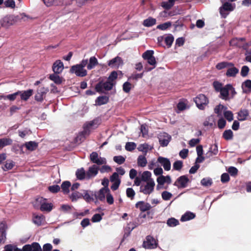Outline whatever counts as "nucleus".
<instances>
[{
	"label": "nucleus",
	"mask_w": 251,
	"mask_h": 251,
	"mask_svg": "<svg viewBox=\"0 0 251 251\" xmlns=\"http://www.w3.org/2000/svg\"><path fill=\"white\" fill-rule=\"evenodd\" d=\"M87 64V59H83L79 64L72 66L70 72L72 74H75L78 76H85L87 75V72L84 69V67Z\"/></svg>",
	"instance_id": "1"
},
{
	"label": "nucleus",
	"mask_w": 251,
	"mask_h": 251,
	"mask_svg": "<svg viewBox=\"0 0 251 251\" xmlns=\"http://www.w3.org/2000/svg\"><path fill=\"white\" fill-rule=\"evenodd\" d=\"M35 205L36 206H40V209L41 211L50 212L53 207L52 203L43 197H38L35 200Z\"/></svg>",
	"instance_id": "2"
},
{
	"label": "nucleus",
	"mask_w": 251,
	"mask_h": 251,
	"mask_svg": "<svg viewBox=\"0 0 251 251\" xmlns=\"http://www.w3.org/2000/svg\"><path fill=\"white\" fill-rule=\"evenodd\" d=\"M235 8V4H232L227 2H225L219 9L221 17L223 18H226L229 13L232 11Z\"/></svg>",
	"instance_id": "3"
},
{
	"label": "nucleus",
	"mask_w": 251,
	"mask_h": 251,
	"mask_svg": "<svg viewBox=\"0 0 251 251\" xmlns=\"http://www.w3.org/2000/svg\"><path fill=\"white\" fill-rule=\"evenodd\" d=\"M194 101L197 107L200 110L204 109L205 106L208 104L209 100L203 94H199L195 99Z\"/></svg>",
	"instance_id": "4"
},
{
	"label": "nucleus",
	"mask_w": 251,
	"mask_h": 251,
	"mask_svg": "<svg viewBox=\"0 0 251 251\" xmlns=\"http://www.w3.org/2000/svg\"><path fill=\"white\" fill-rule=\"evenodd\" d=\"M17 22L16 17L14 15H7L0 21V25L5 28H8L15 24Z\"/></svg>",
	"instance_id": "5"
},
{
	"label": "nucleus",
	"mask_w": 251,
	"mask_h": 251,
	"mask_svg": "<svg viewBox=\"0 0 251 251\" xmlns=\"http://www.w3.org/2000/svg\"><path fill=\"white\" fill-rule=\"evenodd\" d=\"M154 180H151L140 187V191L145 195H150L153 192L155 186Z\"/></svg>",
	"instance_id": "6"
},
{
	"label": "nucleus",
	"mask_w": 251,
	"mask_h": 251,
	"mask_svg": "<svg viewBox=\"0 0 251 251\" xmlns=\"http://www.w3.org/2000/svg\"><path fill=\"white\" fill-rule=\"evenodd\" d=\"M17 251H41V247L39 243L34 242L31 244L25 245L21 250Z\"/></svg>",
	"instance_id": "7"
},
{
	"label": "nucleus",
	"mask_w": 251,
	"mask_h": 251,
	"mask_svg": "<svg viewBox=\"0 0 251 251\" xmlns=\"http://www.w3.org/2000/svg\"><path fill=\"white\" fill-rule=\"evenodd\" d=\"M143 246L145 249H154L157 246L156 241L152 237L148 236L144 242Z\"/></svg>",
	"instance_id": "8"
},
{
	"label": "nucleus",
	"mask_w": 251,
	"mask_h": 251,
	"mask_svg": "<svg viewBox=\"0 0 251 251\" xmlns=\"http://www.w3.org/2000/svg\"><path fill=\"white\" fill-rule=\"evenodd\" d=\"M90 159L94 163L98 165H102L106 163V159L99 156L96 152H93L90 154Z\"/></svg>",
	"instance_id": "9"
},
{
	"label": "nucleus",
	"mask_w": 251,
	"mask_h": 251,
	"mask_svg": "<svg viewBox=\"0 0 251 251\" xmlns=\"http://www.w3.org/2000/svg\"><path fill=\"white\" fill-rule=\"evenodd\" d=\"M114 83L109 81L108 80L105 83H99L96 86V89L98 92H101L103 89L105 90H109L112 89L114 85Z\"/></svg>",
	"instance_id": "10"
},
{
	"label": "nucleus",
	"mask_w": 251,
	"mask_h": 251,
	"mask_svg": "<svg viewBox=\"0 0 251 251\" xmlns=\"http://www.w3.org/2000/svg\"><path fill=\"white\" fill-rule=\"evenodd\" d=\"M110 180L113 183V184L111 186V188L113 190H117L121 183V180L119 177L118 174L116 173H114L111 176Z\"/></svg>",
	"instance_id": "11"
},
{
	"label": "nucleus",
	"mask_w": 251,
	"mask_h": 251,
	"mask_svg": "<svg viewBox=\"0 0 251 251\" xmlns=\"http://www.w3.org/2000/svg\"><path fill=\"white\" fill-rule=\"evenodd\" d=\"M52 71L55 74H60L64 69V65L59 60H56L52 65Z\"/></svg>",
	"instance_id": "12"
},
{
	"label": "nucleus",
	"mask_w": 251,
	"mask_h": 251,
	"mask_svg": "<svg viewBox=\"0 0 251 251\" xmlns=\"http://www.w3.org/2000/svg\"><path fill=\"white\" fill-rule=\"evenodd\" d=\"M238 73V69L236 68L233 63H230L226 72V76L228 77H235Z\"/></svg>",
	"instance_id": "13"
},
{
	"label": "nucleus",
	"mask_w": 251,
	"mask_h": 251,
	"mask_svg": "<svg viewBox=\"0 0 251 251\" xmlns=\"http://www.w3.org/2000/svg\"><path fill=\"white\" fill-rule=\"evenodd\" d=\"M123 64V61L120 57H116L108 62V66L112 68H118Z\"/></svg>",
	"instance_id": "14"
},
{
	"label": "nucleus",
	"mask_w": 251,
	"mask_h": 251,
	"mask_svg": "<svg viewBox=\"0 0 251 251\" xmlns=\"http://www.w3.org/2000/svg\"><path fill=\"white\" fill-rule=\"evenodd\" d=\"M171 140V137L166 133H160L159 136L160 144L162 146H166Z\"/></svg>",
	"instance_id": "15"
},
{
	"label": "nucleus",
	"mask_w": 251,
	"mask_h": 251,
	"mask_svg": "<svg viewBox=\"0 0 251 251\" xmlns=\"http://www.w3.org/2000/svg\"><path fill=\"white\" fill-rule=\"evenodd\" d=\"M108 188H103L101 189L97 194L95 195L96 199L103 201L105 200L107 193L109 192Z\"/></svg>",
	"instance_id": "16"
},
{
	"label": "nucleus",
	"mask_w": 251,
	"mask_h": 251,
	"mask_svg": "<svg viewBox=\"0 0 251 251\" xmlns=\"http://www.w3.org/2000/svg\"><path fill=\"white\" fill-rule=\"evenodd\" d=\"M157 161L163 166L165 170L169 171L171 169V162L168 158L159 157Z\"/></svg>",
	"instance_id": "17"
},
{
	"label": "nucleus",
	"mask_w": 251,
	"mask_h": 251,
	"mask_svg": "<svg viewBox=\"0 0 251 251\" xmlns=\"http://www.w3.org/2000/svg\"><path fill=\"white\" fill-rule=\"evenodd\" d=\"M230 84H227L222 88L220 91V98L224 100H227L229 99V87Z\"/></svg>",
	"instance_id": "18"
},
{
	"label": "nucleus",
	"mask_w": 251,
	"mask_h": 251,
	"mask_svg": "<svg viewBox=\"0 0 251 251\" xmlns=\"http://www.w3.org/2000/svg\"><path fill=\"white\" fill-rule=\"evenodd\" d=\"M48 92V89L47 88L43 87L39 89L36 94L35 98V100L38 101H42L45 97L46 94Z\"/></svg>",
	"instance_id": "19"
},
{
	"label": "nucleus",
	"mask_w": 251,
	"mask_h": 251,
	"mask_svg": "<svg viewBox=\"0 0 251 251\" xmlns=\"http://www.w3.org/2000/svg\"><path fill=\"white\" fill-rule=\"evenodd\" d=\"M33 222L37 226H41L45 223V218L41 214H34L33 217Z\"/></svg>",
	"instance_id": "20"
},
{
	"label": "nucleus",
	"mask_w": 251,
	"mask_h": 251,
	"mask_svg": "<svg viewBox=\"0 0 251 251\" xmlns=\"http://www.w3.org/2000/svg\"><path fill=\"white\" fill-rule=\"evenodd\" d=\"M245 43V39L244 38H235L230 41V45L232 46L237 47H242Z\"/></svg>",
	"instance_id": "21"
},
{
	"label": "nucleus",
	"mask_w": 251,
	"mask_h": 251,
	"mask_svg": "<svg viewBox=\"0 0 251 251\" xmlns=\"http://www.w3.org/2000/svg\"><path fill=\"white\" fill-rule=\"evenodd\" d=\"M136 207L143 212L149 210L151 208V205L149 203L142 201L138 202L136 204Z\"/></svg>",
	"instance_id": "22"
},
{
	"label": "nucleus",
	"mask_w": 251,
	"mask_h": 251,
	"mask_svg": "<svg viewBox=\"0 0 251 251\" xmlns=\"http://www.w3.org/2000/svg\"><path fill=\"white\" fill-rule=\"evenodd\" d=\"M7 228L5 222L0 223V240L1 242L4 241L6 238L5 231Z\"/></svg>",
	"instance_id": "23"
},
{
	"label": "nucleus",
	"mask_w": 251,
	"mask_h": 251,
	"mask_svg": "<svg viewBox=\"0 0 251 251\" xmlns=\"http://www.w3.org/2000/svg\"><path fill=\"white\" fill-rule=\"evenodd\" d=\"M188 181V178L186 176H181L177 179L176 182V185L178 187L184 188L187 186Z\"/></svg>",
	"instance_id": "24"
},
{
	"label": "nucleus",
	"mask_w": 251,
	"mask_h": 251,
	"mask_svg": "<svg viewBox=\"0 0 251 251\" xmlns=\"http://www.w3.org/2000/svg\"><path fill=\"white\" fill-rule=\"evenodd\" d=\"M18 93H19V95L21 96V100H26L32 95L33 90L29 89L25 91H18Z\"/></svg>",
	"instance_id": "25"
},
{
	"label": "nucleus",
	"mask_w": 251,
	"mask_h": 251,
	"mask_svg": "<svg viewBox=\"0 0 251 251\" xmlns=\"http://www.w3.org/2000/svg\"><path fill=\"white\" fill-rule=\"evenodd\" d=\"M99 168L96 165L90 167L87 173V176L89 178L95 176L98 172Z\"/></svg>",
	"instance_id": "26"
},
{
	"label": "nucleus",
	"mask_w": 251,
	"mask_h": 251,
	"mask_svg": "<svg viewBox=\"0 0 251 251\" xmlns=\"http://www.w3.org/2000/svg\"><path fill=\"white\" fill-rule=\"evenodd\" d=\"M87 68L88 70H91L98 64L97 59L94 57H91L89 59V63L88 62Z\"/></svg>",
	"instance_id": "27"
},
{
	"label": "nucleus",
	"mask_w": 251,
	"mask_h": 251,
	"mask_svg": "<svg viewBox=\"0 0 251 251\" xmlns=\"http://www.w3.org/2000/svg\"><path fill=\"white\" fill-rule=\"evenodd\" d=\"M152 146L147 144H143L140 145L138 147V150L145 153H146L149 151L151 150Z\"/></svg>",
	"instance_id": "28"
},
{
	"label": "nucleus",
	"mask_w": 251,
	"mask_h": 251,
	"mask_svg": "<svg viewBox=\"0 0 251 251\" xmlns=\"http://www.w3.org/2000/svg\"><path fill=\"white\" fill-rule=\"evenodd\" d=\"M15 165V163L11 160H7L2 167V169L4 171L11 170Z\"/></svg>",
	"instance_id": "29"
},
{
	"label": "nucleus",
	"mask_w": 251,
	"mask_h": 251,
	"mask_svg": "<svg viewBox=\"0 0 251 251\" xmlns=\"http://www.w3.org/2000/svg\"><path fill=\"white\" fill-rule=\"evenodd\" d=\"M151 173L149 171H144L141 175V180L146 182L153 180L151 178Z\"/></svg>",
	"instance_id": "30"
},
{
	"label": "nucleus",
	"mask_w": 251,
	"mask_h": 251,
	"mask_svg": "<svg viewBox=\"0 0 251 251\" xmlns=\"http://www.w3.org/2000/svg\"><path fill=\"white\" fill-rule=\"evenodd\" d=\"M242 88L244 92H251V80L248 79L244 81L242 84Z\"/></svg>",
	"instance_id": "31"
},
{
	"label": "nucleus",
	"mask_w": 251,
	"mask_h": 251,
	"mask_svg": "<svg viewBox=\"0 0 251 251\" xmlns=\"http://www.w3.org/2000/svg\"><path fill=\"white\" fill-rule=\"evenodd\" d=\"M156 181L157 185L156 186V189L159 190L162 189L163 185L166 183L165 181V176L161 175L157 178Z\"/></svg>",
	"instance_id": "32"
},
{
	"label": "nucleus",
	"mask_w": 251,
	"mask_h": 251,
	"mask_svg": "<svg viewBox=\"0 0 251 251\" xmlns=\"http://www.w3.org/2000/svg\"><path fill=\"white\" fill-rule=\"evenodd\" d=\"M25 146L27 150L30 151H33L37 148L38 144L34 141H29L25 143Z\"/></svg>",
	"instance_id": "33"
},
{
	"label": "nucleus",
	"mask_w": 251,
	"mask_h": 251,
	"mask_svg": "<svg viewBox=\"0 0 251 251\" xmlns=\"http://www.w3.org/2000/svg\"><path fill=\"white\" fill-rule=\"evenodd\" d=\"M57 74H51L50 75V79L53 81L56 84H60L62 82V78L57 75Z\"/></svg>",
	"instance_id": "34"
},
{
	"label": "nucleus",
	"mask_w": 251,
	"mask_h": 251,
	"mask_svg": "<svg viewBox=\"0 0 251 251\" xmlns=\"http://www.w3.org/2000/svg\"><path fill=\"white\" fill-rule=\"evenodd\" d=\"M249 113L247 110H242L240 111L238 114V119L239 121H244L247 119Z\"/></svg>",
	"instance_id": "35"
},
{
	"label": "nucleus",
	"mask_w": 251,
	"mask_h": 251,
	"mask_svg": "<svg viewBox=\"0 0 251 251\" xmlns=\"http://www.w3.org/2000/svg\"><path fill=\"white\" fill-rule=\"evenodd\" d=\"M12 140L8 138H3L0 139V149H2L5 146L10 145L12 144Z\"/></svg>",
	"instance_id": "36"
},
{
	"label": "nucleus",
	"mask_w": 251,
	"mask_h": 251,
	"mask_svg": "<svg viewBox=\"0 0 251 251\" xmlns=\"http://www.w3.org/2000/svg\"><path fill=\"white\" fill-rule=\"evenodd\" d=\"M233 132L230 129L225 130L223 134V138L226 140H232L233 139Z\"/></svg>",
	"instance_id": "37"
},
{
	"label": "nucleus",
	"mask_w": 251,
	"mask_h": 251,
	"mask_svg": "<svg viewBox=\"0 0 251 251\" xmlns=\"http://www.w3.org/2000/svg\"><path fill=\"white\" fill-rule=\"evenodd\" d=\"M137 164L139 166L144 167L147 164V160L145 156L140 155L137 159Z\"/></svg>",
	"instance_id": "38"
},
{
	"label": "nucleus",
	"mask_w": 251,
	"mask_h": 251,
	"mask_svg": "<svg viewBox=\"0 0 251 251\" xmlns=\"http://www.w3.org/2000/svg\"><path fill=\"white\" fill-rule=\"evenodd\" d=\"M156 23V20L153 18L150 17L143 22V25L145 26L149 27L152 26Z\"/></svg>",
	"instance_id": "39"
},
{
	"label": "nucleus",
	"mask_w": 251,
	"mask_h": 251,
	"mask_svg": "<svg viewBox=\"0 0 251 251\" xmlns=\"http://www.w3.org/2000/svg\"><path fill=\"white\" fill-rule=\"evenodd\" d=\"M82 197L88 202H90L93 200V198L91 197L90 194L87 190L82 191Z\"/></svg>",
	"instance_id": "40"
},
{
	"label": "nucleus",
	"mask_w": 251,
	"mask_h": 251,
	"mask_svg": "<svg viewBox=\"0 0 251 251\" xmlns=\"http://www.w3.org/2000/svg\"><path fill=\"white\" fill-rule=\"evenodd\" d=\"M71 186V183L69 181H66L61 184V189L64 193L68 194L69 192V188Z\"/></svg>",
	"instance_id": "41"
},
{
	"label": "nucleus",
	"mask_w": 251,
	"mask_h": 251,
	"mask_svg": "<svg viewBox=\"0 0 251 251\" xmlns=\"http://www.w3.org/2000/svg\"><path fill=\"white\" fill-rule=\"evenodd\" d=\"M226 107H225L222 104H219L216 106L214 109L215 112L218 115V116H221L222 111L226 110Z\"/></svg>",
	"instance_id": "42"
},
{
	"label": "nucleus",
	"mask_w": 251,
	"mask_h": 251,
	"mask_svg": "<svg viewBox=\"0 0 251 251\" xmlns=\"http://www.w3.org/2000/svg\"><path fill=\"white\" fill-rule=\"evenodd\" d=\"M76 176L78 179H83L85 176V171L83 169H78L75 173Z\"/></svg>",
	"instance_id": "43"
},
{
	"label": "nucleus",
	"mask_w": 251,
	"mask_h": 251,
	"mask_svg": "<svg viewBox=\"0 0 251 251\" xmlns=\"http://www.w3.org/2000/svg\"><path fill=\"white\" fill-rule=\"evenodd\" d=\"M108 99L105 96L100 97L97 99L96 102L98 105H102L107 102Z\"/></svg>",
	"instance_id": "44"
},
{
	"label": "nucleus",
	"mask_w": 251,
	"mask_h": 251,
	"mask_svg": "<svg viewBox=\"0 0 251 251\" xmlns=\"http://www.w3.org/2000/svg\"><path fill=\"white\" fill-rule=\"evenodd\" d=\"M179 224V222L176 219L174 218H171L167 220V224L168 226L171 227H174L177 225H178Z\"/></svg>",
	"instance_id": "45"
},
{
	"label": "nucleus",
	"mask_w": 251,
	"mask_h": 251,
	"mask_svg": "<svg viewBox=\"0 0 251 251\" xmlns=\"http://www.w3.org/2000/svg\"><path fill=\"white\" fill-rule=\"evenodd\" d=\"M81 198H82V191L74 192L70 196V199L72 201H76Z\"/></svg>",
	"instance_id": "46"
},
{
	"label": "nucleus",
	"mask_w": 251,
	"mask_h": 251,
	"mask_svg": "<svg viewBox=\"0 0 251 251\" xmlns=\"http://www.w3.org/2000/svg\"><path fill=\"white\" fill-rule=\"evenodd\" d=\"M225 117L229 122H231L233 119V113L231 111L225 110L224 112Z\"/></svg>",
	"instance_id": "47"
},
{
	"label": "nucleus",
	"mask_w": 251,
	"mask_h": 251,
	"mask_svg": "<svg viewBox=\"0 0 251 251\" xmlns=\"http://www.w3.org/2000/svg\"><path fill=\"white\" fill-rule=\"evenodd\" d=\"M172 25L171 22H166L162 24L159 25L157 26V28L164 30L170 27Z\"/></svg>",
	"instance_id": "48"
},
{
	"label": "nucleus",
	"mask_w": 251,
	"mask_h": 251,
	"mask_svg": "<svg viewBox=\"0 0 251 251\" xmlns=\"http://www.w3.org/2000/svg\"><path fill=\"white\" fill-rule=\"evenodd\" d=\"M230 63L227 62H222L219 63L216 65V68L218 70H221L225 68H228Z\"/></svg>",
	"instance_id": "49"
},
{
	"label": "nucleus",
	"mask_w": 251,
	"mask_h": 251,
	"mask_svg": "<svg viewBox=\"0 0 251 251\" xmlns=\"http://www.w3.org/2000/svg\"><path fill=\"white\" fill-rule=\"evenodd\" d=\"M162 198L165 201H168L171 199L172 194L168 191H163L161 194Z\"/></svg>",
	"instance_id": "50"
},
{
	"label": "nucleus",
	"mask_w": 251,
	"mask_h": 251,
	"mask_svg": "<svg viewBox=\"0 0 251 251\" xmlns=\"http://www.w3.org/2000/svg\"><path fill=\"white\" fill-rule=\"evenodd\" d=\"M174 38L173 36L171 35H169L165 37V42L168 47H170L174 41Z\"/></svg>",
	"instance_id": "51"
},
{
	"label": "nucleus",
	"mask_w": 251,
	"mask_h": 251,
	"mask_svg": "<svg viewBox=\"0 0 251 251\" xmlns=\"http://www.w3.org/2000/svg\"><path fill=\"white\" fill-rule=\"evenodd\" d=\"M136 145L133 142H128L126 145V149L128 151H131L135 149Z\"/></svg>",
	"instance_id": "52"
},
{
	"label": "nucleus",
	"mask_w": 251,
	"mask_h": 251,
	"mask_svg": "<svg viewBox=\"0 0 251 251\" xmlns=\"http://www.w3.org/2000/svg\"><path fill=\"white\" fill-rule=\"evenodd\" d=\"M201 184L204 186H209L212 184V180L209 178H204L201 180Z\"/></svg>",
	"instance_id": "53"
},
{
	"label": "nucleus",
	"mask_w": 251,
	"mask_h": 251,
	"mask_svg": "<svg viewBox=\"0 0 251 251\" xmlns=\"http://www.w3.org/2000/svg\"><path fill=\"white\" fill-rule=\"evenodd\" d=\"M173 169L176 170H179L182 167V162L181 161L178 160L174 162L173 165Z\"/></svg>",
	"instance_id": "54"
},
{
	"label": "nucleus",
	"mask_w": 251,
	"mask_h": 251,
	"mask_svg": "<svg viewBox=\"0 0 251 251\" xmlns=\"http://www.w3.org/2000/svg\"><path fill=\"white\" fill-rule=\"evenodd\" d=\"M18 250H21V249H19L15 246L8 245L4 247L3 251H17Z\"/></svg>",
	"instance_id": "55"
},
{
	"label": "nucleus",
	"mask_w": 251,
	"mask_h": 251,
	"mask_svg": "<svg viewBox=\"0 0 251 251\" xmlns=\"http://www.w3.org/2000/svg\"><path fill=\"white\" fill-rule=\"evenodd\" d=\"M213 85L215 90L217 92H220L223 87L222 84L218 81H214L213 83Z\"/></svg>",
	"instance_id": "56"
},
{
	"label": "nucleus",
	"mask_w": 251,
	"mask_h": 251,
	"mask_svg": "<svg viewBox=\"0 0 251 251\" xmlns=\"http://www.w3.org/2000/svg\"><path fill=\"white\" fill-rule=\"evenodd\" d=\"M153 51L152 50H147L143 54V57L146 60L149 59V58H151L153 56Z\"/></svg>",
	"instance_id": "57"
},
{
	"label": "nucleus",
	"mask_w": 251,
	"mask_h": 251,
	"mask_svg": "<svg viewBox=\"0 0 251 251\" xmlns=\"http://www.w3.org/2000/svg\"><path fill=\"white\" fill-rule=\"evenodd\" d=\"M249 68L247 66H244L242 67L241 71V75L243 76H246L249 73Z\"/></svg>",
	"instance_id": "58"
},
{
	"label": "nucleus",
	"mask_w": 251,
	"mask_h": 251,
	"mask_svg": "<svg viewBox=\"0 0 251 251\" xmlns=\"http://www.w3.org/2000/svg\"><path fill=\"white\" fill-rule=\"evenodd\" d=\"M209 151L211 152L213 154L216 155L218 152L217 145L215 144L211 145L209 149Z\"/></svg>",
	"instance_id": "59"
},
{
	"label": "nucleus",
	"mask_w": 251,
	"mask_h": 251,
	"mask_svg": "<svg viewBox=\"0 0 251 251\" xmlns=\"http://www.w3.org/2000/svg\"><path fill=\"white\" fill-rule=\"evenodd\" d=\"M227 172L230 174L231 176H235L237 174L238 170L234 167H230L228 169Z\"/></svg>",
	"instance_id": "60"
},
{
	"label": "nucleus",
	"mask_w": 251,
	"mask_h": 251,
	"mask_svg": "<svg viewBox=\"0 0 251 251\" xmlns=\"http://www.w3.org/2000/svg\"><path fill=\"white\" fill-rule=\"evenodd\" d=\"M209 122L206 121L204 122V125L205 126H212L213 125L214 121V117L213 116H211L208 118Z\"/></svg>",
	"instance_id": "61"
},
{
	"label": "nucleus",
	"mask_w": 251,
	"mask_h": 251,
	"mask_svg": "<svg viewBox=\"0 0 251 251\" xmlns=\"http://www.w3.org/2000/svg\"><path fill=\"white\" fill-rule=\"evenodd\" d=\"M18 95H19V93H18V92L13 94L7 95V100H8L10 101H14Z\"/></svg>",
	"instance_id": "62"
},
{
	"label": "nucleus",
	"mask_w": 251,
	"mask_h": 251,
	"mask_svg": "<svg viewBox=\"0 0 251 251\" xmlns=\"http://www.w3.org/2000/svg\"><path fill=\"white\" fill-rule=\"evenodd\" d=\"M117 77V73L116 72L113 71L111 73V74L109 75L108 80L109 81H111V82L114 83V81L116 80Z\"/></svg>",
	"instance_id": "63"
},
{
	"label": "nucleus",
	"mask_w": 251,
	"mask_h": 251,
	"mask_svg": "<svg viewBox=\"0 0 251 251\" xmlns=\"http://www.w3.org/2000/svg\"><path fill=\"white\" fill-rule=\"evenodd\" d=\"M113 160L116 163L121 164L124 162L125 159L122 156H117L114 157Z\"/></svg>",
	"instance_id": "64"
}]
</instances>
